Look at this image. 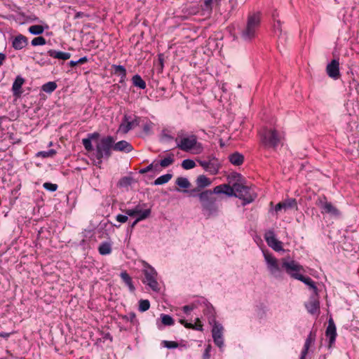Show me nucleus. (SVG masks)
<instances>
[{
  "instance_id": "f257e3e1",
  "label": "nucleus",
  "mask_w": 359,
  "mask_h": 359,
  "mask_svg": "<svg viewBox=\"0 0 359 359\" xmlns=\"http://www.w3.org/2000/svg\"><path fill=\"white\" fill-rule=\"evenodd\" d=\"M114 143V138L110 135L102 137L97 142L95 149L93 151L97 160L96 166L100 168L102 159H108L111 156Z\"/></svg>"
},
{
  "instance_id": "f03ea898",
  "label": "nucleus",
  "mask_w": 359,
  "mask_h": 359,
  "mask_svg": "<svg viewBox=\"0 0 359 359\" xmlns=\"http://www.w3.org/2000/svg\"><path fill=\"white\" fill-rule=\"evenodd\" d=\"M261 17L259 13H250L245 26L241 32V36L245 41H251L255 38L260 27Z\"/></svg>"
},
{
  "instance_id": "7ed1b4c3",
  "label": "nucleus",
  "mask_w": 359,
  "mask_h": 359,
  "mask_svg": "<svg viewBox=\"0 0 359 359\" xmlns=\"http://www.w3.org/2000/svg\"><path fill=\"white\" fill-rule=\"evenodd\" d=\"M214 189L205 190L198 194H196L199 199L202 210L208 212V215H212L217 212L218 206L217 204V197L215 196Z\"/></svg>"
},
{
  "instance_id": "20e7f679",
  "label": "nucleus",
  "mask_w": 359,
  "mask_h": 359,
  "mask_svg": "<svg viewBox=\"0 0 359 359\" xmlns=\"http://www.w3.org/2000/svg\"><path fill=\"white\" fill-rule=\"evenodd\" d=\"M180 133H178V137L175 139L177 142V147L184 151H190L194 150V154H201L203 147L201 142H198L197 136L191 135L188 137H181Z\"/></svg>"
},
{
  "instance_id": "39448f33",
  "label": "nucleus",
  "mask_w": 359,
  "mask_h": 359,
  "mask_svg": "<svg viewBox=\"0 0 359 359\" xmlns=\"http://www.w3.org/2000/svg\"><path fill=\"white\" fill-rule=\"evenodd\" d=\"M261 142L265 147L276 149L280 142L276 130L264 129L260 133Z\"/></svg>"
},
{
  "instance_id": "423d86ee",
  "label": "nucleus",
  "mask_w": 359,
  "mask_h": 359,
  "mask_svg": "<svg viewBox=\"0 0 359 359\" xmlns=\"http://www.w3.org/2000/svg\"><path fill=\"white\" fill-rule=\"evenodd\" d=\"M235 189V197L242 199L243 204L252 203L255 198V195L248 186L236 182Z\"/></svg>"
},
{
  "instance_id": "0eeeda50",
  "label": "nucleus",
  "mask_w": 359,
  "mask_h": 359,
  "mask_svg": "<svg viewBox=\"0 0 359 359\" xmlns=\"http://www.w3.org/2000/svg\"><path fill=\"white\" fill-rule=\"evenodd\" d=\"M198 164L211 175L218 173L221 164L219 160L213 156H208L206 160H197Z\"/></svg>"
},
{
  "instance_id": "6e6552de",
  "label": "nucleus",
  "mask_w": 359,
  "mask_h": 359,
  "mask_svg": "<svg viewBox=\"0 0 359 359\" xmlns=\"http://www.w3.org/2000/svg\"><path fill=\"white\" fill-rule=\"evenodd\" d=\"M282 268L292 278L298 280V276L302 274L300 272L304 271L303 266L294 260L290 262L285 259H282Z\"/></svg>"
},
{
  "instance_id": "1a4fd4ad",
  "label": "nucleus",
  "mask_w": 359,
  "mask_h": 359,
  "mask_svg": "<svg viewBox=\"0 0 359 359\" xmlns=\"http://www.w3.org/2000/svg\"><path fill=\"white\" fill-rule=\"evenodd\" d=\"M316 205L321 209L322 214H330L333 216H339L340 215L339 210L330 202H328L325 196L318 199Z\"/></svg>"
},
{
  "instance_id": "9d476101",
  "label": "nucleus",
  "mask_w": 359,
  "mask_h": 359,
  "mask_svg": "<svg viewBox=\"0 0 359 359\" xmlns=\"http://www.w3.org/2000/svg\"><path fill=\"white\" fill-rule=\"evenodd\" d=\"M144 274L145 279L144 283H147L154 291H158L159 288L156 280L157 273L155 269L149 266L144 271Z\"/></svg>"
},
{
  "instance_id": "9b49d317",
  "label": "nucleus",
  "mask_w": 359,
  "mask_h": 359,
  "mask_svg": "<svg viewBox=\"0 0 359 359\" xmlns=\"http://www.w3.org/2000/svg\"><path fill=\"white\" fill-rule=\"evenodd\" d=\"M140 117L135 116L133 119H131V116L125 114L123 118V122L121 123L118 130L121 133L126 134L130 130L135 127L139 126Z\"/></svg>"
},
{
  "instance_id": "f8f14e48",
  "label": "nucleus",
  "mask_w": 359,
  "mask_h": 359,
  "mask_svg": "<svg viewBox=\"0 0 359 359\" xmlns=\"http://www.w3.org/2000/svg\"><path fill=\"white\" fill-rule=\"evenodd\" d=\"M264 239L267 245L276 252L284 250L281 241L276 239L274 231L269 230L264 234Z\"/></svg>"
},
{
  "instance_id": "ddd939ff",
  "label": "nucleus",
  "mask_w": 359,
  "mask_h": 359,
  "mask_svg": "<svg viewBox=\"0 0 359 359\" xmlns=\"http://www.w3.org/2000/svg\"><path fill=\"white\" fill-rule=\"evenodd\" d=\"M212 336L216 346L222 348L224 345L223 340V327L222 325L215 323L212 329Z\"/></svg>"
},
{
  "instance_id": "4468645a",
  "label": "nucleus",
  "mask_w": 359,
  "mask_h": 359,
  "mask_svg": "<svg viewBox=\"0 0 359 359\" xmlns=\"http://www.w3.org/2000/svg\"><path fill=\"white\" fill-rule=\"evenodd\" d=\"M264 256L270 273L273 275H276V273H279L280 269L277 259L269 252H264Z\"/></svg>"
},
{
  "instance_id": "2eb2a0df",
  "label": "nucleus",
  "mask_w": 359,
  "mask_h": 359,
  "mask_svg": "<svg viewBox=\"0 0 359 359\" xmlns=\"http://www.w3.org/2000/svg\"><path fill=\"white\" fill-rule=\"evenodd\" d=\"M264 256L270 273L273 275H276V273H279L280 269L277 259L269 252H264Z\"/></svg>"
},
{
  "instance_id": "dca6fc26",
  "label": "nucleus",
  "mask_w": 359,
  "mask_h": 359,
  "mask_svg": "<svg viewBox=\"0 0 359 359\" xmlns=\"http://www.w3.org/2000/svg\"><path fill=\"white\" fill-rule=\"evenodd\" d=\"M196 183L197 187L189 191L190 195L194 197L196 196V194L200 192L202 189L210 186L211 180L205 175H201L197 177Z\"/></svg>"
},
{
  "instance_id": "f3484780",
  "label": "nucleus",
  "mask_w": 359,
  "mask_h": 359,
  "mask_svg": "<svg viewBox=\"0 0 359 359\" xmlns=\"http://www.w3.org/2000/svg\"><path fill=\"white\" fill-rule=\"evenodd\" d=\"M327 75L334 80L339 79L341 74L339 72V62L337 60H332L326 67Z\"/></svg>"
},
{
  "instance_id": "a211bd4d",
  "label": "nucleus",
  "mask_w": 359,
  "mask_h": 359,
  "mask_svg": "<svg viewBox=\"0 0 359 359\" xmlns=\"http://www.w3.org/2000/svg\"><path fill=\"white\" fill-rule=\"evenodd\" d=\"M305 306L311 314H318L320 313V302L317 293L310 297Z\"/></svg>"
},
{
  "instance_id": "6ab92c4d",
  "label": "nucleus",
  "mask_w": 359,
  "mask_h": 359,
  "mask_svg": "<svg viewBox=\"0 0 359 359\" xmlns=\"http://www.w3.org/2000/svg\"><path fill=\"white\" fill-rule=\"evenodd\" d=\"M325 335L329 338V346L331 347L332 344L334 343L337 337L336 326L332 318L329 319Z\"/></svg>"
},
{
  "instance_id": "aec40b11",
  "label": "nucleus",
  "mask_w": 359,
  "mask_h": 359,
  "mask_svg": "<svg viewBox=\"0 0 359 359\" xmlns=\"http://www.w3.org/2000/svg\"><path fill=\"white\" fill-rule=\"evenodd\" d=\"M316 337V331L311 330L305 341L303 350L301 353L300 359H305L306 355L308 354L310 346L315 343Z\"/></svg>"
},
{
  "instance_id": "412c9836",
  "label": "nucleus",
  "mask_w": 359,
  "mask_h": 359,
  "mask_svg": "<svg viewBox=\"0 0 359 359\" xmlns=\"http://www.w3.org/2000/svg\"><path fill=\"white\" fill-rule=\"evenodd\" d=\"M100 133L97 132H95L93 133L88 134L87 138H84L82 140V144L85 148V149L88 152L94 151V147L92 144L93 140H97L100 138Z\"/></svg>"
},
{
  "instance_id": "4be33fe9",
  "label": "nucleus",
  "mask_w": 359,
  "mask_h": 359,
  "mask_svg": "<svg viewBox=\"0 0 359 359\" xmlns=\"http://www.w3.org/2000/svg\"><path fill=\"white\" fill-rule=\"evenodd\" d=\"M214 191L217 193V194H224L229 196H235V183L232 186L226 184L216 186L214 188Z\"/></svg>"
},
{
  "instance_id": "5701e85b",
  "label": "nucleus",
  "mask_w": 359,
  "mask_h": 359,
  "mask_svg": "<svg viewBox=\"0 0 359 359\" xmlns=\"http://www.w3.org/2000/svg\"><path fill=\"white\" fill-rule=\"evenodd\" d=\"M28 44L27 38L22 35L18 34L16 36L12 42V46L15 50H21Z\"/></svg>"
},
{
  "instance_id": "b1692460",
  "label": "nucleus",
  "mask_w": 359,
  "mask_h": 359,
  "mask_svg": "<svg viewBox=\"0 0 359 359\" xmlns=\"http://www.w3.org/2000/svg\"><path fill=\"white\" fill-rule=\"evenodd\" d=\"M111 73L117 75L120 77L119 83H124L126 80V69L122 65H111Z\"/></svg>"
},
{
  "instance_id": "393cba45",
  "label": "nucleus",
  "mask_w": 359,
  "mask_h": 359,
  "mask_svg": "<svg viewBox=\"0 0 359 359\" xmlns=\"http://www.w3.org/2000/svg\"><path fill=\"white\" fill-rule=\"evenodd\" d=\"M113 149L114 151H123L126 153L130 152L133 147V146L126 140H121L116 143L113 144Z\"/></svg>"
},
{
  "instance_id": "a878e982",
  "label": "nucleus",
  "mask_w": 359,
  "mask_h": 359,
  "mask_svg": "<svg viewBox=\"0 0 359 359\" xmlns=\"http://www.w3.org/2000/svg\"><path fill=\"white\" fill-rule=\"evenodd\" d=\"M297 206V201L294 198H290L283 202L278 203L275 207V211L278 212L281 210H287L290 208H294Z\"/></svg>"
},
{
  "instance_id": "bb28decb",
  "label": "nucleus",
  "mask_w": 359,
  "mask_h": 359,
  "mask_svg": "<svg viewBox=\"0 0 359 359\" xmlns=\"http://www.w3.org/2000/svg\"><path fill=\"white\" fill-rule=\"evenodd\" d=\"M48 55L55 59L67 60L71 57V53L67 52H62L56 50L50 49L47 52Z\"/></svg>"
},
{
  "instance_id": "cd10ccee",
  "label": "nucleus",
  "mask_w": 359,
  "mask_h": 359,
  "mask_svg": "<svg viewBox=\"0 0 359 359\" xmlns=\"http://www.w3.org/2000/svg\"><path fill=\"white\" fill-rule=\"evenodd\" d=\"M24 83L25 79L21 76H17L12 86V90L15 96L18 97L21 95V88Z\"/></svg>"
},
{
  "instance_id": "c85d7f7f",
  "label": "nucleus",
  "mask_w": 359,
  "mask_h": 359,
  "mask_svg": "<svg viewBox=\"0 0 359 359\" xmlns=\"http://www.w3.org/2000/svg\"><path fill=\"white\" fill-rule=\"evenodd\" d=\"M220 1L221 0H204L203 3L201 6L203 15H210L212 11V4L214 3L219 4Z\"/></svg>"
},
{
  "instance_id": "c756f323",
  "label": "nucleus",
  "mask_w": 359,
  "mask_h": 359,
  "mask_svg": "<svg viewBox=\"0 0 359 359\" xmlns=\"http://www.w3.org/2000/svg\"><path fill=\"white\" fill-rule=\"evenodd\" d=\"M179 322L182 325H183L186 328L192 329V330H198V331H203V325L198 318H197L196 319L195 324L188 323L187 321H186L184 319H180Z\"/></svg>"
},
{
  "instance_id": "7c9ffc66",
  "label": "nucleus",
  "mask_w": 359,
  "mask_h": 359,
  "mask_svg": "<svg viewBox=\"0 0 359 359\" xmlns=\"http://www.w3.org/2000/svg\"><path fill=\"white\" fill-rule=\"evenodd\" d=\"M230 163L234 165H241L244 161V156L239 152H234L229 156Z\"/></svg>"
},
{
  "instance_id": "2f4dec72",
  "label": "nucleus",
  "mask_w": 359,
  "mask_h": 359,
  "mask_svg": "<svg viewBox=\"0 0 359 359\" xmlns=\"http://www.w3.org/2000/svg\"><path fill=\"white\" fill-rule=\"evenodd\" d=\"M120 276L125 284L128 287L129 290L131 292H133L135 290V287L133 283L132 278L130 275L126 271H124L121 273Z\"/></svg>"
},
{
  "instance_id": "473e14b6",
  "label": "nucleus",
  "mask_w": 359,
  "mask_h": 359,
  "mask_svg": "<svg viewBox=\"0 0 359 359\" xmlns=\"http://www.w3.org/2000/svg\"><path fill=\"white\" fill-rule=\"evenodd\" d=\"M298 280L303 282L306 285H309L311 289L313 290L315 294L318 292V288L316 286L315 282L309 276H304L303 275L299 276Z\"/></svg>"
},
{
  "instance_id": "72a5a7b5",
  "label": "nucleus",
  "mask_w": 359,
  "mask_h": 359,
  "mask_svg": "<svg viewBox=\"0 0 359 359\" xmlns=\"http://www.w3.org/2000/svg\"><path fill=\"white\" fill-rule=\"evenodd\" d=\"M175 161L174 159V154H170L169 156L163 159H162L159 163L156 164L154 166L155 169L156 170L158 165H161L162 168H167L171 164H172Z\"/></svg>"
},
{
  "instance_id": "f704fd0d",
  "label": "nucleus",
  "mask_w": 359,
  "mask_h": 359,
  "mask_svg": "<svg viewBox=\"0 0 359 359\" xmlns=\"http://www.w3.org/2000/svg\"><path fill=\"white\" fill-rule=\"evenodd\" d=\"M133 86L141 90H144L147 87L146 82L142 79L139 74H135L132 78Z\"/></svg>"
},
{
  "instance_id": "c9c22d12",
  "label": "nucleus",
  "mask_w": 359,
  "mask_h": 359,
  "mask_svg": "<svg viewBox=\"0 0 359 359\" xmlns=\"http://www.w3.org/2000/svg\"><path fill=\"white\" fill-rule=\"evenodd\" d=\"M98 251L102 255H107L111 253V247L109 243H102L98 248Z\"/></svg>"
},
{
  "instance_id": "e433bc0d",
  "label": "nucleus",
  "mask_w": 359,
  "mask_h": 359,
  "mask_svg": "<svg viewBox=\"0 0 359 359\" xmlns=\"http://www.w3.org/2000/svg\"><path fill=\"white\" fill-rule=\"evenodd\" d=\"M172 175L170 174V173L161 175L159 177H158L156 180H155L154 184L155 185H161V184H165L168 182H169L172 179Z\"/></svg>"
},
{
  "instance_id": "4c0bfd02",
  "label": "nucleus",
  "mask_w": 359,
  "mask_h": 359,
  "mask_svg": "<svg viewBox=\"0 0 359 359\" xmlns=\"http://www.w3.org/2000/svg\"><path fill=\"white\" fill-rule=\"evenodd\" d=\"M28 30L32 34L39 35L44 32V27L40 25H35L30 26Z\"/></svg>"
},
{
  "instance_id": "58836bf2",
  "label": "nucleus",
  "mask_w": 359,
  "mask_h": 359,
  "mask_svg": "<svg viewBox=\"0 0 359 359\" xmlns=\"http://www.w3.org/2000/svg\"><path fill=\"white\" fill-rule=\"evenodd\" d=\"M57 88V84L54 81H49L42 86V90L48 93H51Z\"/></svg>"
},
{
  "instance_id": "ea45409f",
  "label": "nucleus",
  "mask_w": 359,
  "mask_h": 359,
  "mask_svg": "<svg viewBox=\"0 0 359 359\" xmlns=\"http://www.w3.org/2000/svg\"><path fill=\"white\" fill-rule=\"evenodd\" d=\"M176 184L181 188L188 189L190 187L191 184L189 180L185 177H178L176 180Z\"/></svg>"
},
{
  "instance_id": "a19ab883",
  "label": "nucleus",
  "mask_w": 359,
  "mask_h": 359,
  "mask_svg": "<svg viewBox=\"0 0 359 359\" xmlns=\"http://www.w3.org/2000/svg\"><path fill=\"white\" fill-rule=\"evenodd\" d=\"M151 210L150 208L145 209L144 210H141L140 213H137L136 215L137 217L136 218L137 221H142L147 218H148L151 215Z\"/></svg>"
},
{
  "instance_id": "79ce46f5",
  "label": "nucleus",
  "mask_w": 359,
  "mask_h": 359,
  "mask_svg": "<svg viewBox=\"0 0 359 359\" xmlns=\"http://www.w3.org/2000/svg\"><path fill=\"white\" fill-rule=\"evenodd\" d=\"M161 322L164 325L170 326L174 324V320L170 315L163 313L161 315Z\"/></svg>"
},
{
  "instance_id": "37998d69",
  "label": "nucleus",
  "mask_w": 359,
  "mask_h": 359,
  "mask_svg": "<svg viewBox=\"0 0 359 359\" xmlns=\"http://www.w3.org/2000/svg\"><path fill=\"white\" fill-rule=\"evenodd\" d=\"M133 178L130 177H123L118 182V185L120 187H127L132 183Z\"/></svg>"
},
{
  "instance_id": "c03bdc74",
  "label": "nucleus",
  "mask_w": 359,
  "mask_h": 359,
  "mask_svg": "<svg viewBox=\"0 0 359 359\" xmlns=\"http://www.w3.org/2000/svg\"><path fill=\"white\" fill-rule=\"evenodd\" d=\"M150 307V302L147 299H141L139 302V311L144 312L149 310Z\"/></svg>"
},
{
  "instance_id": "a18cd8bd",
  "label": "nucleus",
  "mask_w": 359,
  "mask_h": 359,
  "mask_svg": "<svg viewBox=\"0 0 359 359\" xmlns=\"http://www.w3.org/2000/svg\"><path fill=\"white\" fill-rule=\"evenodd\" d=\"M46 43V40L43 36H37L33 39L31 41V44L33 46H43Z\"/></svg>"
},
{
  "instance_id": "49530a36",
  "label": "nucleus",
  "mask_w": 359,
  "mask_h": 359,
  "mask_svg": "<svg viewBox=\"0 0 359 359\" xmlns=\"http://www.w3.org/2000/svg\"><path fill=\"white\" fill-rule=\"evenodd\" d=\"M196 166L194 161L191 159H185L182 163V167L185 170L194 168Z\"/></svg>"
},
{
  "instance_id": "de8ad7c7",
  "label": "nucleus",
  "mask_w": 359,
  "mask_h": 359,
  "mask_svg": "<svg viewBox=\"0 0 359 359\" xmlns=\"http://www.w3.org/2000/svg\"><path fill=\"white\" fill-rule=\"evenodd\" d=\"M56 154V151L55 149H50L47 151H39L38 154H37V156H41L43 158H48V157H53V156H55Z\"/></svg>"
},
{
  "instance_id": "09e8293b",
  "label": "nucleus",
  "mask_w": 359,
  "mask_h": 359,
  "mask_svg": "<svg viewBox=\"0 0 359 359\" xmlns=\"http://www.w3.org/2000/svg\"><path fill=\"white\" fill-rule=\"evenodd\" d=\"M162 344L167 348H176L179 346V344L174 341H162Z\"/></svg>"
},
{
  "instance_id": "8fccbe9b",
  "label": "nucleus",
  "mask_w": 359,
  "mask_h": 359,
  "mask_svg": "<svg viewBox=\"0 0 359 359\" xmlns=\"http://www.w3.org/2000/svg\"><path fill=\"white\" fill-rule=\"evenodd\" d=\"M174 140V137L168 133L166 130H163L161 133V141L170 142Z\"/></svg>"
},
{
  "instance_id": "3c124183",
  "label": "nucleus",
  "mask_w": 359,
  "mask_h": 359,
  "mask_svg": "<svg viewBox=\"0 0 359 359\" xmlns=\"http://www.w3.org/2000/svg\"><path fill=\"white\" fill-rule=\"evenodd\" d=\"M43 188L50 191H55L57 189V185L56 184H53L50 182H46L43 185Z\"/></svg>"
},
{
  "instance_id": "603ef678",
  "label": "nucleus",
  "mask_w": 359,
  "mask_h": 359,
  "mask_svg": "<svg viewBox=\"0 0 359 359\" xmlns=\"http://www.w3.org/2000/svg\"><path fill=\"white\" fill-rule=\"evenodd\" d=\"M153 123L151 122V121H148L145 124H144L143 126V131L146 133V134H150L151 130H152V128H153Z\"/></svg>"
},
{
  "instance_id": "864d4df0",
  "label": "nucleus",
  "mask_w": 359,
  "mask_h": 359,
  "mask_svg": "<svg viewBox=\"0 0 359 359\" xmlns=\"http://www.w3.org/2000/svg\"><path fill=\"white\" fill-rule=\"evenodd\" d=\"M116 219L121 223H125L128 221V217L127 215H124L119 214L116 217Z\"/></svg>"
},
{
  "instance_id": "5fc2aeb1",
  "label": "nucleus",
  "mask_w": 359,
  "mask_h": 359,
  "mask_svg": "<svg viewBox=\"0 0 359 359\" xmlns=\"http://www.w3.org/2000/svg\"><path fill=\"white\" fill-rule=\"evenodd\" d=\"M122 211L123 212H125L126 215H127V216H130V217L136 216V214L137 213V212L135 211V210L133 208V209H126V210H124Z\"/></svg>"
},
{
  "instance_id": "6e6d98bb",
  "label": "nucleus",
  "mask_w": 359,
  "mask_h": 359,
  "mask_svg": "<svg viewBox=\"0 0 359 359\" xmlns=\"http://www.w3.org/2000/svg\"><path fill=\"white\" fill-rule=\"evenodd\" d=\"M154 168V164L153 163H151L150 165H149L148 166H147L146 168H142L141 169L139 172L140 174H145L149 171H151Z\"/></svg>"
},
{
  "instance_id": "4d7b16f0",
  "label": "nucleus",
  "mask_w": 359,
  "mask_h": 359,
  "mask_svg": "<svg viewBox=\"0 0 359 359\" xmlns=\"http://www.w3.org/2000/svg\"><path fill=\"white\" fill-rule=\"evenodd\" d=\"M211 350V346L209 344L207 346V347L205 349L204 353H203V358L204 359H209L210 358V352Z\"/></svg>"
},
{
  "instance_id": "13d9d810",
  "label": "nucleus",
  "mask_w": 359,
  "mask_h": 359,
  "mask_svg": "<svg viewBox=\"0 0 359 359\" xmlns=\"http://www.w3.org/2000/svg\"><path fill=\"white\" fill-rule=\"evenodd\" d=\"M83 17H88V15L84 13L83 12H76L75 15H74V18L75 19H77V18H83Z\"/></svg>"
},
{
  "instance_id": "bf43d9fd",
  "label": "nucleus",
  "mask_w": 359,
  "mask_h": 359,
  "mask_svg": "<svg viewBox=\"0 0 359 359\" xmlns=\"http://www.w3.org/2000/svg\"><path fill=\"white\" fill-rule=\"evenodd\" d=\"M182 310L185 313H189L191 311L193 310V306H189V305H186V306H183Z\"/></svg>"
},
{
  "instance_id": "052dcab7",
  "label": "nucleus",
  "mask_w": 359,
  "mask_h": 359,
  "mask_svg": "<svg viewBox=\"0 0 359 359\" xmlns=\"http://www.w3.org/2000/svg\"><path fill=\"white\" fill-rule=\"evenodd\" d=\"M274 29L276 31L278 30L279 32H282L281 24L280 20L276 21V23L274 25Z\"/></svg>"
},
{
  "instance_id": "680f3d73",
  "label": "nucleus",
  "mask_w": 359,
  "mask_h": 359,
  "mask_svg": "<svg viewBox=\"0 0 359 359\" xmlns=\"http://www.w3.org/2000/svg\"><path fill=\"white\" fill-rule=\"evenodd\" d=\"M143 205H145V204H143ZM142 206V205L138 204L133 209L135 210V211L137 212V213H140V211L143 210Z\"/></svg>"
},
{
  "instance_id": "e2e57ef3",
  "label": "nucleus",
  "mask_w": 359,
  "mask_h": 359,
  "mask_svg": "<svg viewBox=\"0 0 359 359\" xmlns=\"http://www.w3.org/2000/svg\"><path fill=\"white\" fill-rule=\"evenodd\" d=\"M350 84L353 85L355 89H357L359 86V83L355 79H352V81L350 82Z\"/></svg>"
},
{
  "instance_id": "0e129e2a",
  "label": "nucleus",
  "mask_w": 359,
  "mask_h": 359,
  "mask_svg": "<svg viewBox=\"0 0 359 359\" xmlns=\"http://www.w3.org/2000/svg\"><path fill=\"white\" fill-rule=\"evenodd\" d=\"M88 59L87 57H81L79 60H78V64H83L86 62H88Z\"/></svg>"
},
{
  "instance_id": "69168bd1",
  "label": "nucleus",
  "mask_w": 359,
  "mask_h": 359,
  "mask_svg": "<svg viewBox=\"0 0 359 359\" xmlns=\"http://www.w3.org/2000/svg\"><path fill=\"white\" fill-rule=\"evenodd\" d=\"M6 55L0 53V67L3 65L4 61L6 60Z\"/></svg>"
},
{
  "instance_id": "338daca9",
  "label": "nucleus",
  "mask_w": 359,
  "mask_h": 359,
  "mask_svg": "<svg viewBox=\"0 0 359 359\" xmlns=\"http://www.w3.org/2000/svg\"><path fill=\"white\" fill-rule=\"evenodd\" d=\"M10 335H11V333H9V332H0V337H3V338H6V339Z\"/></svg>"
},
{
  "instance_id": "774afa93",
  "label": "nucleus",
  "mask_w": 359,
  "mask_h": 359,
  "mask_svg": "<svg viewBox=\"0 0 359 359\" xmlns=\"http://www.w3.org/2000/svg\"><path fill=\"white\" fill-rule=\"evenodd\" d=\"M158 60H159V63L161 64V69H163V55L160 54L158 55Z\"/></svg>"
}]
</instances>
